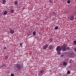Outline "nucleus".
<instances>
[{
  "label": "nucleus",
  "instance_id": "f257e3e1",
  "mask_svg": "<svg viewBox=\"0 0 76 76\" xmlns=\"http://www.w3.org/2000/svg\"><path fill=\"white\" fill-rule=\"evenodd\" d=\"M16 67L18 69V70H20L22 69V66L19 64H16Z\"/></svg>",
  "mask_w": 76,
  "mask_h": 76
},
{
  "label": "nucleus",
  "instance_id": "f03ea898",
  "mask_svg": "<svg viewBox=\"0 0 76 76\" xmlns=\"http://www.w3.org/2000/svg\"><path fill=\"white\" fill-rule=\"evenodd\" d=\"M61 48L63 51H67V48H66V46L65 45H64L63 47H61Z\"/></svg>",
  "mask_w": 76,
  "mask_h": 76
},
{
  "label": "nucleus",
  "instance_id": "7ed1b4c3",
  "mask_svg": "<svg viewBox=\"0 0 76 76\" xmlns=\"http://www.w3.org/2000/svg\"><path fill=\"white\" fill-rule=\"evenodd\" d=\"M56 50L58 52H60V51H61V48H60V46H58L56 48Z\"/></svg>",
  "mask_w": 76,
  "mask_h": 76
},
{
  "label": "nucleus",
  "instance_id": "20e7f679",
  "mask_svg": "<svg viewBox=\"0 0 76 76\" xmlns=\"http://www.w3.org/2000/svg\"><path fill=\"white\" fill-rule=\"evenodd\" d=\"M11 34H13L15 33V31L12 28H10L9 30Z\"/></svg>",
  "mask_w": 76,
  "mask_h": 76
},
{
  "label": "nucleus",
  "instance_id": "39448f33",
  "mask_svg": "<svg viewBox=\"0 0 76 76\" xmlns=\"http://www.w3.org/2000/svg\"><path fill=\"white\" fill-rule=\"evenodd\" d=\"M48 48V45H46L42 47L43 50H45Z\"/></svg>",
  "mask_w": 76,
  "mask_h": 76
},
{
  "label": "nucleus",
  "instance_id": "423d86ee",
  "mask_svg": "<svg viewBox=\"0 0 76 76\" xmlns=\"http://www.w3.org/2000/svg\"><path fill=\"white\" fill-rule=\"evenodd\" d=\"M69 56L70 57H71L72 56H74V54L73 53L70 52L69 53Z\"/></svg>",
  "mask_w": 76,
  "mask_h": 76
},
{
  "label": "nucleus",
  "instance_id": "0eeeda50",
  "mask_svg": "<svg viewBox=\"0 0 76 76\" xmlns=\"http://www.w3.org/2000/svg\"><path fill=\"white\" fill-rule=\"evenodd\" d=\"M39 73L41 75H42L44 73V70H42L40 71L39 72Z\"/></svg>",
  "mask_w": 76,
  "mask_h": 76
},
{
  "label": "nucleus",
  "instance_id": "6e6552de",
  "mask_svg": "<svg viewBox=\"0 0 76 76\" xmlns=\"http://www.w3.org/2000/svg\"><path fill=\"white\" fill-rule=\"evenodd\" d=\"M74 18H75L73 16H71L70 17L69 19H70L71 20H74Z\"/></svg>",
  "mask_w": 76,
  "mask_h": 76
},
{
  "label": "nucleus",
  "instance_id": "1a4fd4ad",
  "mask_svg": "<svg viewBox=\"0 0 76 76\" xmlns=\"http://www.w3.org/2000/svg\"><path fill=\"white\" fill-rule=\"evenodd\" d=\"M14 3L15 5H17L18 4V1H15Z\"/></svg>",
  "mask_w": 76,
  "mask_h": 76
},
{
  "label": "nucleus",
  "instance_id": "9d476101",
  "mask_svg": "<svg viewBox=\"0 0 76 76\" xmlns=\"http://www.w3.org/2000/svg\"><path fill=\"white\" fill-rule=\"evenodd\" d=\"M52 45H50L48 47V48L49 49V50H51L52 49Z\"/></svg>",
  "mask_w": 76,
  "mask_h": 76
},
{
  "label": "nucleus",
  "instance_id": "9b49d317",
  "mask_svg": "<svg viewBox=\"0 0 76 76\" xmlns=\"http://www.w3.org/2000/svg\"><path fill=\"white\" fill-rule=\"evenodd\" d=\"M6 1L5 0H3L2 4H6Z\"/></svg>",
  "mask_w": 76,
  "mask_h": 76
},
{
  "label": "nucleus",
  "instance_id": "f8f14e48",
  "mask_svg": "<svg viewBox=\"0 0 76 76\" xmlns=\"http://www.w3.org/2000/svg\"><path fill=\"white\" fill-rule=\"evenodd\" d=\"M7 13V11H5L3 15H6Z\"/></svg>",
  "mask_w": 76,
  "mask_h": 76
},
{
  "label": "nucleus",
  "instance_id": "ddd939ff",
  "mask_svg": "<svg viewBox=\"0 0 76 76\" xmlns=\"http://www.w3.org/2000/svg\"><path fill=\"white\" fill-rule=\"evenodd\" d=\"M36 32H35V31H33V32L32 34L33 35H36Z\"/></svg>",
  "mask_w": 76,
  "mask_h": 76
},
{
  "label": "nucleus",
  "instance_id": "4468645a",
  "mask_svg": "<svg viewBox=\"0 0 76 76\" xmlns=\"http://www.w3.org/2000/svg\"><path fill=\"white\" fill-rule=\"evenodd\" d=\"M73 45H76V40H75L73 41Z\"/></svg>",
  "mask_w": 76,
  "mask_h": 76
},
{
  "label": "nucleus",
  "instance_id": "2eb2a0df",
  "mask_svg": "<svg viewBox=\"0 0 76 76\" xmlns=\"http://www.w3.org/2000/svg\"><path fill=\"white\" fill-rule=\"evenodd\" d=\"M67 75H69L70 74V70H68L67 72Z\"/></svg>",
  "mask_w": 76,
  "mask_h": 76
},
{
  "label": "nucleus",
  "instance_id": "dca6fc26",
  "mask_svg": "<svg viewBox=\"0 0 76 76\" xmlns=\"http://www.w3.org/2000/svg\"><path fill=\"white\" fill-rule=\"evenodd\" d=\"M10 12L11 13H14V10H11Z\"/></svg>",
  "mask_w": 76,
  "mask_h": 76
},
{
  "label": "nucleus",
  "instance_id": "f3484780",
  "mask_svg": "<svg viewBox=\"0 0 76 76\" xmlns=\"http://www.w3.org/2000/svg\"><path fill=\"white\" fill-rule=\"evenodd\" d=\"M63 64L64 66H66V65H67V63L66 62H63Z\"/></svg>",
  "mask_w": 76,
  "mask_h": 76
},
{
  "label": "nucleus",
  "instance_id": "a211bd4d",
  "mask_svg": "<svg viewBox=\"0 0 76 76\" xmlns=\"http://www.w3.org/2000/svg\"><path fill=\"white\" fill-rule=\"evenodd\" d=\"M22 45H23V43H20V47H23V46H22Z\"/></svg>",
  "mask_w": 76,
  "mask_h": 76
},
{
  "label": "nucleus",
  "instance_id": "6ab92c4d",
  "mask_svg": "<svg viewBox=\"0 0 76 76\" xmlns=\"http://www.w3.org/2000/svg\"><path fill=\"white\" fill-rule=\"evenodd\" d=\"M58 26H56L55 28V29L56 30H57L58 29Z\"/></svg>",
  "mask_w": 76,
  "mask_h": 76
},
{
  "label": "nucleus",
  "instance_id": "aec40b11",
  "mask_svg": "<svg viewBox=\"0 0 76 76\" xmlns=\"http://www.w3.org/2000/svg\"><path fill=\"white\" fill-rule=\"evenodd\" d=\"M67 3H68L69 4L70 3V0L67 1Z\"/></svg>",
  "mask_w": 76,
  "mask_h": 76
},
{
  "label": "nucleus",
  "instance_id": "412c9836",
  "mask_svg": "<svg viewBox=\"0 0 76 76\" xmlns=\"http://www.w3.org/2000/svg\"><path fill=\"white\" fill-rule=\"evenodd\" d=\"M49 2L50 3H53V1H52L51 0H50L49 1Z\"/></svg>",
  "mask_w": 76,
  "mask_h": 76
},
{
  "label": "nucleus",
  "instance_id": "4be33fe9",
  "mask_svg": "<svg viewBox=\"0 0 76 76\" xmlns=\"http://www.w3.org/2000/svg\"><path fill=\"white\" fill-rule=\"evenodd\" d=\"M29 36H30V34H28L27 35V37H29Z\"/></svg>",
  "mask_w": 76,
  "mask_h": 76
},
{
  "label": "nucleus",
  "instance_id": "5701e85b",
  "mask_svg": "<svg viewBox=\"0 0 76 76\" xmlns=\"http://www.w3.org/2000/svg\"><path fill=\"white\" fill-rule=\"evenodd\" d=\"M67 50H70V48L69 47H68L67 48H66Z\"/></svg>",
  "mask_w": 76,
  "mask_h": 76
},
{
  "label": "nucleus",
  "instance_id": "b1692460",
  "mask_svg": "<svg viewBox=\"0 0 76 76\" xmlns=\"http://www.w3.org/2000/svg\"><path fill=\"white\" fill-rule=\"evenodd\" d=\"M75 12L72 13V16H74V15H75Z\"/></svg>",
  "mask_w": 76,
  "mask_h": 76
},
{
  "label": "nucleus",
  "instance_id": "393cba45",
  "mask_svg": "<svg viewBox=\"0 0 76 76\" xmlns=\"http://www.w3.org/2000/svg\"><path fill=\"white\" fill-rule=\"evenodd\" d=\"M66 53V54H69V52H67Z\"/></svg>",
  "mask_w": 76,
  "mask_h": 76
},
{
  "label": "nucleus",
  "instance_id": "a878e982",
  "mask_svg": "<svg viewBox=\"0 0 76 76\" xmlns=\"http://www.w3.org/2000/svg\"><path fill=\"white\" fill-rule=\"evenodd\" d=\"M57 54H58V55H59V54H60V52H58L57 53Z\"/></svg>",
  "mask_w": 76,
  "mask_h": 76
},
{
  "label": "nucleus",
  "instance_id": "bb28decb",
  "mask_svg": "<svg viewBox=\"0 0 76 76\" xmlns=\"http://www.w3.org/2000/svg\"><path fill=\"white\" fill-rule=\"evenodd\" d=\"M53 14L54 15H56V13L55 12H54L53 13Z\"/></svg>",
  "mask_w": 76,
  "mask_h": 76
},
{
  "label": "nucleus",
  "instance_id": "cd10ccee",
  "mask_svg": "<svg viewBox=\"0 0 76 76\" xmlns=\"http://www.w3.org/2000/svg\"><path fill=\"white\" fill-rule=\"evenodd\" d=\"M11 76H14V74H11Z\"/></svg>",
  "mask_w": 76,
  "mask_h": 76
},
{
  "label": "nucleus",
  "instance_id": "c85d7f7f",
  "mask_svg": "<svg viewBox=\"0 0 76 76\" xmlns=\"http://www.w3.org/2000/svg\"><path fill=\"white\" fill-rule=\"evenodd\" d=\"M74 50L75 51H76V48H74Z\"/></svg>",
  "mask_w": 76,
  "mask_h": 76
},
{
  "label": "nucleus",
  "instance_id": "c756f323",
  "mask_svg": "<svg viewBox=\"0 0 76 76\" xmlns=\"http://www.w3.org/2000/svg\"><path fill=\"white\" fill-rule=\"evenodd\" d=\"M4 50H6V47H4Z\"/></svg>",
  "mask_w": 76,
  "mask_h": 76
},
{
  "label": "nucleus",
  "instance_id": "7c9ffc66",
  "mask_svg": "<svg viewBox=\"0 0 76 76\" xmlns=\"http://www.w3.org/2000/svg\"><path fill=\"white\" fill-rule=\"evenodd\" d=\"M61 57H63V56H64V55H61Z\"/></svg>",
  "mask_w": 76,
  "mask_h": 76
},
{
  "label": "nucleus",
  "instance_id": "2f4dec72",
  "mask_svg": "<svg viewBox=\"0 0 76 76\" xmlns=\"http://www.w3.org/2000/svg\"><path fill=\"white\" fill-rule=\"evenodd\" d=\"M50 41H52L53 40V39H50Z\"/></svg>",
  "mask_w": 76,
  "mask_h": 76
},
{
  "label": "nucleus",
  "instance_id": "473e14b6",
  "mask_svg": "<svg viewBox=\"0 0 76 76\" xmlns=\"http://www.w3.org/2000/svg\"><path fill=\"white\" fill-rule=\"evenodd\" d=\"M3 67H4V66H5V64L3 65Z\"/></svg>",
  "mask_w": 76,
  "mask_h": 76
},
{
  "label": "nucleus",
  "instance_id": "72a5a7b5",
  "mask_svg": "<svg viewBox=\"0 0 76 76\" xmlns=\"http://www.w3.org/2000/svg\"><path fill=\"white\" fill-rule=\"evenodd\" d=\"M6 58H7V56H6Z\"/></svg>",
  "mask_w": 76,
  "mask_h": 76
},
{
  "label": "nucleus",
  "instance_id": "f704fd0d",
  "mask_svg": "<svg viewBox=\"0 0 76 76\" xmlns=\"http://www.w3.org/2000/svg\"><path fill=\"white\" fill-rule=\"evenodd\" d=\"M75 20H76V16L75 17Z\"/></svg>",
  "mask_w": 76,
  "mask_h": 76
}]
</instances>
